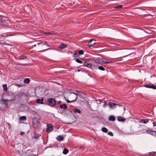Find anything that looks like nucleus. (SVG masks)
I'll return each mask as SVG.
<instances>
[{"instance_id":"nucleus-20","label":"nucleus","mask_w":156,"mask_h":156,"mask_svg":"<svg viewBox=\"0 0 156 156\" xmlns=\"http://www.w3.org/2000/svg\"><path fill=\"white\" fill-rule=\"evenodd\" d=\"M150 88H152L154 89H156V86L155 85H154L152 84L151 83L150 84Z\"/></svg>"},{"instance_id":"nucleus-44","label":"nucleus","mask_w":156,"mask_h":156,"mask_svg":"<svg viewBox=\"0 0 156 156\" xmlns=\"http://www.w3.org/2000/svg\"><path fill=\"white\" fill-rule=\"evenodd\" d=\"M106 105H107V104H106V103H105V104H104V107H106Z\"/></svg>"},{"instance_id":"nucleus-13","label":"nucleus","mask_w":156,"mask_h":156,"mask_svg":"<svg viewBox=\"0 0 156 156\" xmlns=\"http://www.w3.org/2000/svg\"><path fill=\"white\" fill-rule=\"evenodd\" d=\"M117 120L119 122H122L125 121L126 119L122 117L119 116L117 118Z\"/></svg>"},{"instance_id":"nucleus-4","label":"nucleus","mask_w":156,"mask_h":156,"mask_svg":"<svg viewBox=\"0 0 156 156\" xmlns=\"http://www.w3.org/2000/svg\"><path fill=\"white\" fill-rule=\"evenodd\" d=\"M73 94H70L69 95V99L71 100V102H74L77 99V94L71 92Z\"/></svg>"},{"instance_id":"nucleus-11","label":"nucleus","mask_w":156,"mask_h":156,"mask_svg":"<svg viewBox=\"0 0 156 156\" xmlns=\"http://www.w3.org/2000/svg\"><path fill=\"white\" fill-rule=\"evenodd\" d=\"M67 46V45L64 44H62L59 46V48L61 49H62Z\"/></svg>"},{"instance_id":"nucleus-22","label":"nucleus","mask_w":156,"mask_h":156,"mask_svg":"<svg viewBox=\"0 0 156 156\" xmlns=\"http://www.w3.org/2000/svg\"><path fill=\"white\" fill-rule=\"evenodd\" d=\"M20 120H21L25 121L26 119V117L25 116H22L20 117Z\"/></svg>"},{"instance_id":"nucleus-23","label":"nucleus","mask_w":156,"mask_h":156,"mask_svg":"<svg viewBox=\"0 0 156 156\" xmlns=\"http://www.w3.org/2000/svg\"><path fill=\"white\" fill-rule=\"evenodd\" d=\"M68 152V150L66 149L65 148L63 151V153L64 154H66Z\"/></svg>"},{"instance_id":"nucleus-8","label":"nucleus","mask_w":156,"mask_h":156,"mask_svg":"<svg viewBox=\"0 0 156 156\" xmlns=\"http://www.w3.org/2000/svg\"><path fill=\"white\" fill-rule=\"evenodd\" d=\"M95 40L94 39H91L90 41L88 42V45L90 48L95 43Z\"/></svg>"},{"instance_id":"nucleus-16","label":"nucleus","mask_w":156,"mask_h":156,"mask_svg":"<svg viewBox=\"0 0 156 156\" xmlns=\"http://www.w3.org/2000/svg\"><path fill=\"white\" fill-rule=\"evenodd\" d=\"M108 120L109 121H114L115 120V118L114 116L113 115H111L109 117Z\"/></svg>"},{"instance_id":"nucleus-6","label":"nucleus","mask_w":156,"mask_h":156,"mask_svg":"<svg viewBox=\"0 0 156 156\" xmlns=\"http://www.w3.org/2000/svg\"><path fill=\"white\" fill-rule=\"evenodd\" d=\"M108 105L109 108L111 109H113L115 108V106L116 105L119 106V105L118 104H116L112 102H109L108 104Z\"/></svg>"},{"instance_id":"nucleus-50","label":"nucleus","mask_w":156,"mask_h":156,"mask_svg":"<svg viewBox=\"0 0 156 156\" xmlns=\"http://www.w3.org/2000/svg\"><path fill=\"white\" fill-rule=\"evenodd\" d=\"M78 72H79L80 71H79V70H78Z\"/></svg>"},{"instance_id":"nucleus-30","label":"nucleus","mask_w":156,"mask_h":156,"mask_svg":"<svg viewBox=\"0 0 156 156\" xmlns=\"http://www.w3.org/2000/svg\"><path fill=\"white\" fill-rule=\"evenodd\" d=\"M140 122L144 124H147V122H148V121L147 120H142L140 121Z\"/></svg>"},{"instance_id":"nucleus-39","label":"nucleus","mask_w":156,"mask_h":156,"mask_svg":"<svg viewBox=\"0 0 156 156\" xmlns=\"http://www.w3.org/2000/svg\"><path fill=\"white\" fill-rule=\"evenodd\" d=\"M150 154L153 153L154 155H156V152H152L150 153Z\"/></svg>"},{"instance_id":"nucleus-36","label":"nucleus","mask_w":156,"mask_h":156,"mask_svg":"<svg viewBox=\"0 0 156 156\" xmlns=\"http://www.w3.org/2000/svg\"><path fill=\"white\" fill-rule=\"evenodd\" d=\"M122 5H119L117 6H116L115 7V8H120L122 7Z\"/></svg>"},{"instance_id":"nucleus-41","label":"nucleus","mask_w":156,"mask_h":156,"mask_svg":"<svg viewBox=\"0 0 156 156\" xmlns=\"http://www.w3.org/2000/svg\"><path fill=\"white\" fill-rule=\"evenodd\" d=\"M153 126H156V122H154L153 123Z\"/></svg>"},{"instance_id":"nucleus-1","label":"nucleus","mask_w":156,"mask_h":156,"mask_svg":"<svg viewBox=\"0 0 156 156\" xmlns=\"http://www.w3.org/2000/svg\"><path fill=\"white\" fill-rule=\"evenodd\" d=\"M10 95L11 97V98H9V99L7 101H12L15 99L19 100L21 99L22 97L25 95L24 93L22 92L16 95L15 96L12 94L11 93H10L9 94V95Z\"/></svg>"},{"instance_id":"nucleus-25","label":"nucleus","mask_w":156,"mask_h":156,"mask_svg":"<svg viewBox=\"0 0 156 156\" xmlns=\"http://www.w3.org/2000/svg\"><path fill=\"white\" fill-rule=\"evenodd\" d=\"M19 58L21 59H25L27 58V56L25 55H21L19 56Z\"/></svg>"},{"instance_id":"nucleus-17","label":"nucleus","mask_w":156,"mask_h":156,"mask_svg":"<svg viewBox=\"0 0 156 156\" xmlns=\"http://www.w3.org/2000/svg\"><path fill=\"white\" fill-rule=\"evenodd\" d=\"M57 139L59 141H62L63 140V137L62 136H58Z\"/></svg>"},{"instance_id":"nucleus-27","label":"nucleus","mask_w":156,"mask_h":156,"mask_svg":"<svg viewBox=\"0 0 156 156\" xmlns=\"http://www.w3.org/2000/svg\"><path fill=\"white\" fill-rule=\"evenodd\" d=\"M101 130L104 132L107 133L108 132L107 129L105 127H103L101 129Z\"/></svg>"},{"instance_id":"nucleus-49","label":"nucleus","mask_w":156,"mask_h":156,"mask_svg":"<svg viewBox=\"0 0 156 156\" xmlns=\"http://www.w3.org/2000/svg\"><path fill=\"white\" fill-rule=\"evenodd\" d=\"M151 154L152 155H154V154H153V153H151V154Z\"/></svg>"},{"instance_id":"nucleus-48","label":"nucleus","mask_w":156,"mask_h":156,"mask_svg":"<svg viewBox=\"0 0 156 156\" xmlns=\"http://www.w3.org/2000/svg\"><path fill=\"white\" fill-rule=\"evenodd\" d=\"M36 44H35L34 46H33V47H36Z\"/></svg>"},{"instance_id":"nucleus-26","label":"nucleus","mask_w":156,"mask_h":156,"mask_svg":"<svg viewBox=\"0 0 156 156\" xmlns=\"http://www.w3.org/2000/svg\"><path fill=\"white\" fill-rule=\"evenodd\" d=\"M30 82V80L28 78H26L24 80V82L25 83H28Z\"/></svg>"},{"instance_id":"nucleus-46","label":"nucleus","mask_w":156,"mask_h":156,"mask_svg":"<svg viewBox=\"0 0 156 156\" xmlns=\"http://www.w3.org/2000/svg\"><path fill=\"white\" fill-rule=\"evenodd\" d=\"M46 34H50V33H49V32H48V33H45Z\"/></svg>"},{"instance_id":"nucleus-7","label":"nucleus","mask_w":156,"mask_h":156,"mask_svg":"<svg viewBox=\"0 0 156 156\" xmlns=\"http://www.w3.org/2000/svg\"><path fill=\"white\" fill-rule=\"evenodd\" d=\"M46 131L47 132H49L53 129L52 126L51 124H48L47 126Z\"/></svg>"},{"instance_id":"nucleus-28","label":"nucleus","mask_w":156,"mask_h":156,"mask_svg":"<svg viewBox=\"0 0 156 156\" xmlns=\"http://www.w3.org/2000/svg\"><path fill=\"white\" fill-rule=\"evenodd\" d=\"M84 53V52L82 50H80L78 51V54L79 55H82Z\"/></svg>"},{"instance_id":"nucleus-33","label":"nucleus","mask_w":156,"mask_h":156,"mask_svg":"<svg viewBox=\"0 0 156 156\" xmlns=\"http://www.w3.org/2000/svg\"><path fill=\"white\" fill-rule=\"evenodd\" d=\"M150 84H151V83H149L148 84H145V85H144V86L146 87L150 88V86L151 85H150Z\"/></svg>"},{"instance_id":"nucleus-12","label":"nucleus","mask_w":156,"mask_h":156,"mask_svg":"<svg viewBox=\"0 0 156 156\" xmlns=\"http://www.w3.org/2000/svg\"><path fill=\"white\" fill-rule=\"evenodd\" d=\"M44 99L41 98L40 99H37L36 100V102L37 104H43Z\"/></svg>"},{"instance_id":"nucleus-14","label":"nucleus","mask_w":156,"mask_h":156,"mask_svg":"<svg viewBox=\"0 0 156 156\" xmlns=\"http://www.w3.org/2000/svg\"><path fill=\"white\" fill-rule=\"evenodd\" d=\"M38 45L41 44V46H42L44 45H46L48 47H51V46L49 45L46 42H45L44 43L41 42L40 43H39L37 44Z\"/></svg>"},{"instance_id":"nucleus-5","label":"nucleus","mask_w":156,"mask_h":156,"mask_svg":"<svg viewBox=\"0 0 156 156\" xmlns=\"http://www.w3.org/2000/svg\"><path fill=\"white\" fill-rule=\"evenodd\" d=\"M49 105L50 106H52L55 105L56 102L55 99L53 98H49L47 101Z\"/></svg>"},{"instance_id":"nucleus-38","label":"nucleus","mask_w":156,"mask_h":156,"mask_svg":"<svg viewBox=\"0 0 156 156\" xmlns=\"http://www.w3.org/2000/svg\"><path fill=\"white\" fill-rule=\"evenodd\" d=\"M23 84H16V85L19 87H21L23 86Z\"/></svg>"},{"instance_id":"nucleus-29","label":"nucleus","mask_w":156,"mask_h":156,"mask_svg":"<svg viewBox=\"0 0 156 156\" xmlns=\"http://www.w3.org/2000/svg\"><path fill=\"white\" fill-rule=\"evenodd\" d=\"M74 112H77L78 113H80V112H81V111L79 109H78L76 108L74 110Z\"/></svg>"},{"instance_id":"nucleus-2","label":"nucleus","mask_w":156,"mask_h":156,"mask_svg":"<svg viewBox=\"0 0 156 156\" xmlns=\"http://www.w3.org/2000/svg\"><path fill=\"white\" fill-rule=\"evenodd\" d=\"M8 100H5L2 99L0 102V109L2 111H5L6 108L7 107V101Z\"/></svg>"},{"instance_id":"nucleus-18","label":"nucleus","mask_w":156,"mask_h":156,"mask_svg":"<svg viewBox=\"0 0 156 156\" xmlns=\"http://www.w3.org/2000/svg\"><path fill=\"white\" fill-rule=\"evenodd\" d=\"M99 60V64H106V62L104 61L103 59H102L101 58H100V59Z\"/></svg>"},{"instance_id":"nucleus-34","label":"nucleus","mask_w":156,"mask_h":156,"mask_svg":"<svg viewBox=\"0 0 156 156\" xmlns=\"http://www.w3.org/2000/svg\"><path fill=\"white\" fill-rule=\"evenodd\" d=\"M39 136H40V135L39 134H36L34 136V137L35 138H37L39 137Z\"/></svg>"},{"instance_id":"nucleus-19","label":"nucleus","mask_w":156,"mask_h":156,"mask_svg":"<svg viewBox=\"0 0 156 156\" xmlns=\"http://www.w3.org/2000/svg\"><path fill=\"white\" fill-rule=\"evenodd\" d=\"M100 58H95L94 60V61L96 63H99V61Z\"/></svg>"},{"instance_id":"nucleus-32","label":"nucleus","mask_w":156,"mask_h":156,"mask_svg":"<svg viewBox=\"0 0 156 156\" xmlns=\"http://www.w3.org/2000/svg\"><path fill=\"white\" fill-rule=\"evenodd\" d=\"M76 61L78 63H82V61L80 60V59H79L78 58H76Z\"/></svg>"},{"instance_id":"nucleus-9","label":"nucleus","mask_w":156,"mask_h":156,"mask_svg":"<svg viewBox=\"0 0 156 156\" xmlns=\"http://www.w3.org/2000/svg\"><path fill=\"white\" fill-rule=\"evenodd\" d=\"M146 132L147 133L153 135H156V131L151 129H148V130H147Z\"/></svg>"},{"instance_id":"nucleus-24","label":"nucleus","mask_w":156,"mask_h":156,"mask_svg":"<svg viewBox=\"0 0 156 156\" xmlns=\"http://www.w3.org/2000/svg\"><path fill=\"white\" fill-rule=\"evenodd\" d=\"M2 87L4 90H6L7 89V86L6 84H4L2 85Z\"/></svg>"},{"instance_id":"nucleus-31","label":"nucleus","mask_w":156,"mask_h":156,"mask_svg":"<svg viewBox=\"0 0 156 156\" xmlns=\"http://www.w3.org/2000/svg\"><path fill=\"white\" fill-rule=\"evenodd\" d=\"M98 69L104 71L105 70V69L102 66H98Z\"/></svg>"},{"instance_id":"nucleus-40","label":"nucleus","mask_w":156,"mask_h":156,"mask_svg":"<svg viewBox=\"0 0 156 156\" xmlns=\"http://www.w3.org/2000/svg\"><path fill=\"white\" fill-rule=\"evenodd\" d=\"M24 133V132H21L20 133V135H23Z\"/></svg>"},{"instance_id":"nucleus-37","label":"nucleus","mask_w":156,"mask_h":156,"mask_svg":"<svg viewBox=\"0 0 156 156\" xmlns=\"http://www.w3.org/2000/svg\"><path fill=\"white\" fill-rule=\"evenodd\" d=\"M108 134L111 136H113V133L111 132H109L108 133Z\"/></svg>"},{"instance_id":"nucleus-10","label":"nucleus","mask_w":156,"mask_h":156,"mask_svg":"<svg viewBox=\"0 0 156 156\" xmlns=\"http://www.w3.org/2000/svg\"><path fill=\"white\" fill-rule=\"evenodd\" d=\"M83 66H86L89 68H90L92 65L91 63L87 62L84 61V64Z\"/></svg>"},{"instance_id":"nucleus-42","label":"nucleus","mask_w":156,"mask_h":156,"mask_svg":"<svg viewBox=\"0 0 156 156\" xmlns=\"http://www.w3.org/2000/svg\"><path fill=\"white\" fill-rule=\"evenodd\" d=\"M50 49H49V48H48V49H45V50H43V51H47V50H49Z\"/></svg>"},{"instance_id":"nucleus-47","label":"nucleus","mask_w":156,"mask_h":156,"mask_svg":"<svg viewBox=\"0 0 156 156\" xmlns=\"http://www.w3.org/2000/svg\"><path fill=\"white\" fill-rule=\"evenodd\" d=\"M31 156H37V155H32Z\"/></svg>"},{"instance_id":"nucleus-43","label":"nucleus","mask_w":156,"mask_h":156,"mask_svg":"<svg viewBox=\"0 0 156 156\" xmlns=\"http://www.w3.org/2000/svg\"><path fill=\"white\" fill-rule=\"evenodd\" d=\"M7 35H4V34L2 35V36H3V37H5V36H7Z\"/></svg>"},{"instance_id":"nucleus-15","label":"nucleus","mask_w":156,"mask_h":156,"mask_svg":"<svg viewBox=\"0 0 156 156\" xmlns=\"http://www.w3.org/2000/svg\"><path fill=\"white\" fill-rule=\"evenodd\" d=\"M59 107L60 108H63L64 109H65L67 108V106L65 104H62L60 105Z\"/></svg>"},{"instance_id":"nucleus-21","label":"nucleus","mask_w":156,"mask_h":156,"mask_svg":"<svg viewBox=\"0 0 156 156\" xmlns=\"http://www.w3.org/2000/svg\"><path fill=\"white\" fill-rule=\"evenodd\" d=\"M103 59L104 60V61L106 62V64H107L109 63H111L112 62L110 60H107L105 58H104Z\"/></svg>"},{"instance_id":"nucleus-35","label":"nucleus","mask_w":156,"mask_h":156,"mask_svg":"<svg viewBox=\"0 0 156 156\" xmlns=\"http://www.w3.org/2000/svg\"><path fill=\"white\" fill-rule=\"evenodd\" d=\"M78 55V52L77 53V52H76V53H74L73 54V56L75 57H77L78 56V55Z\"/></svg>"},{"instance_id":"nucleus-45","label":"nucleus","mask_w":156,"mask_h":156,"mask_svg":"<svg viewBox=\"0 0 156 156\" xmlns=\"http://www.w3.org/2000/svg\"><path fill=\"white\" fill-rule=\"evenodd\" d=\"M67 102H68V103L72 102H71V101H69V100H67Z\"/></svg>"},{"instance_id":"nucleus-3","label":"nucleus","mask_w":156,"mask_h":156,"mask_svg":"<svg viewBox=\"0 0 156 156\" xmlns=\"http://www.w3.org/2000/svg\"><path fill=\"white\" fill-rule=\"evenodd\" d=\"M32 125L34 128H36L39 126L40 123L37 118L34 117L32 119Z\"/></svg>"}]
</instances>
